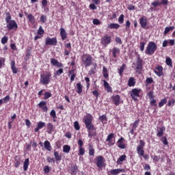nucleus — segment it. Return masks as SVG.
<instances>
[{"mask_svg":"<svg viewBox=\"0 0 175 175\" xmlns=\"http://www.w3.org/2000/svg\"><path fill=\"white\" fill-rule=\"evenodd\" d=\"M92 118L91 114L88 113L83 118V122L85 125V127L88 130V137L90 139L96 135V129L95 128V126L92 124Z\"/></svg>","mask_w":175,"mask_h":175,"instance_id":"f257e3e1","label":"nucleus"},{"mask_svg":"<svg viewBox=\"0 0 175 175\" xmlns=\"http://www.w3.org/2000/svg\"><path fill=\"white\" fill-rule=\"evenodd\" d=\"M50 81H51V72L46 71L40 74V84L48 85V84H50Z\"/></svg>","mask_w":175,"mask_h":175,"instance_id":"f03ea898","label":"nucleus"},{"mask_svg":"<svg viewBox=\"0 0 175 175\" xmlns=\"http://www.w3.org/2000/svg\"><path fill=\"white\" fill-rule=\"evenodd\" d=\"M157 49L158 46L155 42L152 41L149 42L145 50V54H146V55H152L155 53Z\"/></svg>","mask_w":175,"mask_h":175,"instance_id":"7ed1b4c3","label":"nucleus"},{"mask_svg":"<svg viewBox=\"0 0 175 175\" xmlns=\"http://www.w3.org/2000/svg\"><path fill=\"white\" fill-rule=\"evenodd\" d=\"M81 62L85 68L91 66L92 65V56L91 55L86 53L81 55Z\"/></svg>","mask_w":175,"mask_h":175,"instance_id":"20e7f679","label":"nucleus"},{"mask_svg":"<svg viewBox=\"0 0 175 175\" xmlns=\"http://www.w3.org/2000/svg\"><path fill=\"white\" fill-rule=\"evenodd\" d=\"M5 23H7V28L9 31H12V29H17L18 28V25L16 21L10 19V17L7 18Z\"/></svg>","mask_w":175,"mask_h":175,"instance_id":"39448f33","label":"nucleus"},{"mask_svg":"<svg viewBox=\"0 0 175 175\" xmlns=\"http://www.w3.org/2000/svg\"><path fill=\"white\" fill-rule=\"evenodd\" d=\"M142 70H143V59L138 56L137 57L136 67H135V72L137 75H142Z\"/></svg>","mask_w":175,"mask_h":175,"instance_id":"423d86ee","label":"nucleus"},{"mask_svg":"<svg viewBox=\"0 0 175 175\" xmlns=\"http://www.w3.org/2000/svg\"><path fill=\"white\" fill-rule=\"evenodd\" d=\"M111 43V36L105 35L101 38L100 44H102L104 49H106V47H107V45L110 44Z\"/></svg>","mask_w":175,"mask_h":175,"instance_id":"0eeeda50","label":"nucleus"},{"mask_svg":"<svg viewBox=\"0 0 175 175\" xmlns=\"http://www.w3.org/2000/svg\"><path fill=\"white\" fill-rule=\"evenodd\" d=\"M144 146H146V142L142 139L139 140V145L137 147V153L139 157L144 155Z\"/></svg>","mask_w":175,"mask_h":175,"instance_id":"6e6552de","label":"nucleus"},{"mask_svg":"<svg viewBox=\"0 0 175 175\" xmlns=\"http://www.w3.org/2000/svg\"><path fill=\"white\" fill-rule=\"evenodd\" d=\"M57 38L53 37V38H50L47 37L45 40V44L46 46H57Z\"/></svg>","mask_w":175,"mask_h":175,"instance_id":"1a4fd4ad","label":"nucleus"},{"mask_svg":"<svg viewBox=\"0 0 175 175\" xmlns=\"http://www.w3.org/2000/svg\"><path fill=\"white\" fill-rule=\"evenodd\" d=\"M131 96L133 100H137V98L140 95V89L134 88L130 92Z\"/></svg>","mask_w":175,"mask_h":175,"instance_id":"9d476101","label":"nucleus"},{"mask_svg":"<svg viewBox=\"0 0 175 175\" xmlns=\"http://www.w3.org/2000/svg\"><path fill=\"white\" fill-rule=\"evenodd\" d=\"M112 103H113L115 106L120 105V103H121V97L120 95L116 94L112 96Z\"/></svg>","mask_w":175,"mask_h":175,"instance_id":"9b49d317","label":"nucleus"},{"mask_svg":"<svg viewBox=\"0 0 175 175\" xmlns=\"http://www.w3.org/2000/svg\"><path fill=\"white\" fill-rule=\"evenodd\" d=\"M154 72L159 77L163 76V68L162 66H157L154 70Z\"/></svg>","mask_w":175,"mask_h":175,"instance_id":"f8f14e48","label":"nucleus"},{"mask_svg":"<svg viewBox=\"0 0 175 175\" xmlns=\"http://www.w3.org/2000/svg\"><path fill=\"white\" fill-rule=\"evenodd\" d=\"M97 167H103V163L105 162V158L103 156H98L96 159Z\"/></svg>","mask_w":175,"mask_h":175,"instance_id":"ddd939ff","label":"nucleus"},{"mask_svg":"<svg viewBox=\"0 0 175 175\" xmlns=\"http://www.w3.org/2000/svg\"><path fill=\"white\" fill-rule=\"evenodd\" d=\"M77 165L75 164H72L68 169V173H70V174L76 175L77 174Z\"/></svg>","mask_w":175,"mask_h":175,"instance_id":"4468645a","label":"nucleus"},{"mask_svg":"<svg viewBox=\"0 0 175 175\" xmlns=\"http://www.w3.org/2000/svg\"><path fill=\"white\" fill-rule=\"evenodd\" d=\"M110 53H112L113 58H117V57L120 55V48L113 47L112 49L110 50Z\"/></svg>","mask_w":175,"mask_h":175,"instance_id":"2eb2a0df","label":"nucleus"},{"mask_svg":"<svg viewBox=\"0 0 175 175\" xmlns=\"http://www.w3.org/2000/svg\"><path fill=\"white\" fill-rule=\"evenodd\" d=\"M113 137H114V133H110L106 139V142H108V146H113L116 143V142H113Z\"/></svg>","mask_w":175,"mask_h":175,"instance_id":"dca6fc26","label":"nucleus"},{"mask_svg":"<svg viewBox=\"0 0 175 175\" xmlns=\"http://www.w3.org/2000/svg\"><path fill=\"white\" fill-rule=\"evenodd\" d=\"M166 131L165 126L163 127H158L157 130V136L158 137H162L163 136V133Z\"/></svg>","mask_w":175,"mask_h":175,"instance_id":"f3484780","label":"nucleus"},{"mask_svg":"<svg viewBox=\"0 0 175 175\" xmlns=\"http://www.w3.org/2000/svg\"><path fill=\"white\" fill-rule=\"evenodd\" d=\"M139 24L142 28H146L147 27V17L144 16L139 19Z\"/></svg>","mask_w":175,"mask_h":175,"instance_id":"a211bd4d","label":"nucleus"},{"mask_svg":"<svg viewBox=\"0 0 175 175\" xmlns=\"http://www.w3.org/2000/svg\"><path fill=\"white\" fill-rule=\"evenodd\" d=\"M46 126L44 122H39L37 123V127L34 129V132H39L40 129H43Z\"/></svg>","mask_w":175,"mask_h":175,"instance_id":"6ab92c4d","label":"nucleus"},{"mask_svg":"<svg viewBox=\"0 0 175 175\" xmlns=\"http://www.w3.org/2000/svg\"><path fill=\"white\" fill-rule=\"evenodd\" d=\"M60 36L62 40H66L68 38V33H66V31L65 30V29H64V27L60 28Z\"/></svg>","mask_w":175,"mask_h":175,"instance_id":"aec40b11","label":"nucleus"},{"mask_svg":"<svg viewBox=\"0 0 175 175\" xmlns=\"http://www.w3.org/2000/svg\"><path fill=\"white\" fill-rule=\"evenodd\" d=\"M51 64L53 65V66H58V68H62V64L59 63L58 60L54 58L51 59Z\"/></svg>","mask_w":175,"mask_h":175,"instance_id":"412c9836","label":"nucleus"},{"mask_svg":"<svg viewBox=\"0 0 175 175\" xmlns=\"http://www.w3.org/2000/svg\"><path fill=\"white\" fill-rule=\"evenodd\" d=\"M124 172V169H115V170H111L110 171L111 174L112 175H117V174H120V173H122Z\"/></svg>","mask_w":175,"mask_h":175,"instance_id":"4be33fe9","label":"nucleus"},{"mask_svg":"<svg viewBox=\"0 0 175 175\" xmlns=\"http://www.w3.org/2000/svg\"><path fill=\"white\" fill-rule=\"evenodd\" d=\"M96 68H98V64H96V63H93L92 66L89 71V74L94 75V73H96Z\"/></svg>","mask_w":175,"mask_h":175,"instance_id":"5701e85b","label":"nucleus"},{"mask_svg":"<svg viewBox=\"0 0 175 175\" xmlns=\"http://www.w3.org/2000/svg\"><path fill=\"white\" fill-rule=\"evenodd\" d=\"M53 155H54L55 159L57 162H58L59 161H62V156L61 154H59V152L55 150Z\"/></svg>","mask_w":175,"mask_h":175,"instance_id":"b1692460","label":"nucleus"},{"mask_svg":"<svg viewBox=\"0 0 175 175\" xmlns=\"http://www.w3.org/2000/svg\"><path fill=\"white\" fill-rule=\"evenodd\" d=\"M174 28H175L174 26L166 27L163 32L164 36H166V35H167V33H169L170 31H174Z\"/></svg>","mask_w":175,"mask_h":175,"instance_id":"393cba45","label":"nucleus"},{"mask_svg":"<svg viewBox=\"0 0 175 175\" xmlns=\"http://www.w3.org/2000/svg\"><path fill=\"white\" fill-rule=\"evenodd\" d=\"M107 28L109 29H118V28H120V25L118 23H111L108 25Z\"/></svg>","mask_w":175,"mask_h":175,"instance_id":"a878e982","label":"nucleus"},{"mask_svg":"<svg viewBox=\"0 0 175 175\" xmlns=\"http://www.w3.org/2000/svg\"><path fill=\"white\" fill-rule=\"evenodd\" d=\"M103 83V85L106 91H107V92H111V91L113 90H111V87H110V85H109V83L106 81V80H104Z\"/></svg>","mask_w":175,"mask_h":175,"instance_id":"bb28decb","label":"nucleus"},{"mask_svg":"<svg viewBox=\"0 0 175 175\" xmlns=\"http://www.w3.org/2000/svg\"><path fill=\"white\" fill-rule=\"evenodd\" d=\"M11 69L14 75H17V67L16 66V62L14 61L11 62Z\"/></svg>","mask_w":175,"mask_h":175,"instance_id":"cd10ccee","label":"nucleus"},{"mask_svg":"<svg viewBox=\"0 0 175 175\" xmlns=\"http://www.w3.org/2000/svg\"><path fill=\"white\" fill-rule=\"evenodd\" d=\"M135 84H136V81H135V78L132 77H130L128 81L129 87H135Z\"/></svg>","mask_w":175,"mask_h":175,"instance_id":"c85d7f7f","label":"nucleus"},{"mask_svg":"<svg viewBox=\"0 0 175 175\" xmlns=\"http://www.w3.org/2000/svg\"><path fill=\"white\" fill-rule=\"evenodd\" d=\"M28 166H29V158L26 159L23 163L24 172H27V170H28Z\"/></svg>","mask_w":175,"mask_h":175,"instance_id":"c756f323","label":"nucleus"},{"mask_svg":"<svg viewBox=\"0 0 175 175\" xmlns=\"http://www.w3.org/2000/svg\"><path fill=\"white\" fill-rule=\"evenodd\" d=\"M44 146L47 151H51V144H50V142L48 140L44 142Z\"/></svg>","mask_w":175,"mask_h":175,"instance_id":"7c9ffc66","label":"nucleus"},{"mask_svg":"<svg viewBox=\"0 0 175 175\" xmlns=\"http://www.w3.org/2000/svg\"><path fill=\"white\" fill-rule=\"evenodd\" d=\"M126 159V155L123 154L118 159L117 163H118L119 165H121L122 162H124V161H125Z\"/></svg>","mask_w":175,"mask_h":175,"instance_id":"2f4dec72","label":"nucleus"},{"mask_svg":"<svg viewBox=\"0 0 175 175\" xmlns=\"http://www.w3.org/2000/svg\"><path fill=\"white\" fill-rule=\"evenodd\" d=\"M98 120L102 122V124H106L107 122V118L106 117V115L99 116Z\"/></svg>","mask_w":175,"mask_h":175,"instance_id":"473e14b6","label":"nucleus"},{"mask_svg":"<svg viewBox=\"0 0 175 175\" xmlns=\"http://www.w3.org/2000/svg\"><path fill=\"white\" fill-rule=\"evenodd\" d=\"M70 152V147L68 145H64L63 146V152H65L66 154H69Z\"/></svg>","mask_w":175,"mask_h":175,"instance_id":"72a5a7b5","label":"nucleus"},{"mask_svg":"<svg viewBox=\"0 0 175 175\" xmlns=\"http://www.w3.org/2000/svg\"><path fill=\"white\" fill-rule=\"evenodd\" d=\"M77 94H81V92H83V85L80 83H77Z\"/></svg>","mask_w":175,"mask_h":175,"instance_id":"f704fd0d","label":"nucleus"},{"mask_svg":"<svg viewBox=\"0 0 175 175\" xmlns=\"http://www.w3.org/2000/svg\"><path fill=\"white\" fill-rule=\"evenodd\" d=\"M126 66L125 64H122V66L118 70V73L121 77H122V73L124 72V70H125Z\"/></svg>","mask_w":175,"mask_h":175,"instance_id":"c9c22d12","label":"nucleus"},{"mask_svg":"<svg viewBox=\"0 0 175 175\" xmlns=\"http://www.w3.org/2000/svg\"><path fill=\"white\" fill-rule=\"evenodd\" d=\"M27 18H28L29 21H30V23H31V24H33L35 23V16H33L31 14H29L27 16Z\"/></svg>","mask_w":175,"mask_h":175,"instance_id":"e433bc0d","label":"nucleus"},{"mask_svg":"<svg viewBox=\"0 0 175 175\" xmlns=\"http://www.w3.org/2000/svg\"><path fill=\"white\" fill-rule=\"evenodd\" d=\"M167 102V99L166 98H164L159 103V106L160 107H162L164 105H166V103Z\"/></svg>","mask_w":175,"mask_h":175,"instance_id":"4c0bfd02","label":"nucleus"},{"mask_svg":"<svg viewBox=\"0 0 175 175\" xmlns=\"http://www.w3.org/2000/svg\"><path fill=\"white\" fill-rule=\"evenodd\" d=\"M165 64L168 66H172L173 64L172 63V59L169 57H166L165 59Z\"/></svg>","mask_w":175,"mask_h":175,"instance_id":"58836bf2","label":"nucleus"},{"mask_svg":"<svg viewBox=\"0 0 175 175\" xmlns=\"http://www.w3.org/2000/svg\"><path fill=\"white\" fill-rule=\"evenodd\" d=\"M47 130L49 131V132H53V131H54V125H53L52 123H48Z\"/></svg>","mask_w":175,"mask_h":175,"instance_id":"ea45409f","label":"nucleus"},{"mask_svg":"<svg viewBox=\"0 0 175 175\" xmlns=\"http://www.w3.org/2000/svg\"><path fill=\"white\" fill-rule=\"evenodd\" d=\"M151 158L154 162H159V159H161V156L151 155Z\"/></svg>","mask_w":175,"mask_h":175,"instance_id":"a19ab883","label":"nucleus"},{"mask_svg":"<svg viewBox=\"0 0 175 175\" xmlns=\"http://www.w3.org/2000/svg\"><path fill=\"white\" fill-rule=\"evenodd\" d=\"M62 73H64V69L62 68H59V70H57L55 73V76H61V75H62Z\"/></svg>","mask_w":175,"mask_h":175,"instance_id":"79ce46f5","label":"nucleus"},{"mask_svg":"<svg viewBox=\"0 0 175 175\" xmlns=\"http://www.w3.org/2000/svg\"><path fill=\"white\" fill-rule=\"evenodd\" d=\"M125 16L124 14H121L118 18L119 24H124V18Z\"/></svg>","mask_w":175,"mask_h":175,"instance_id":"37998d69","label":"nucleus"},{"mask_svg":"<svg viewBox=\"0 0 175 175\" xmlns=\"http://www.w3.org/2000/svg\"><path fill=\"white\" fill-rule=\"evenodd\" d=\"M161 5V2L159 0L154 1L152 3V6H154V8H157V6Z\"/></svg>","mask_w":175,"mask_h":175,"instance_id":"c03bdc74","label":"nucleus"},{"mask_svg":"<svg viewBox=\"0 0 175 175\" xmlns=\"http://www.w3.org/2000/svg\"><path fill=\"white\" fill-rule=\"evenodd\" d=\"M74 128L76 131H80V124H79V122L75 121L74 122Z\"/></svg>","mask_w":175,"mask_h":175,"instance_id":"a18cd8bd","label":"nucleus"},{"mask_svg":"<svg viewBox=\"0 0 175 175\" xmlns=\"http://www.w3.org/2000/svg\"><path fill=\"white\" fill-rule=\"evenodd\" d=\"M37 33L38 35H43L44 33V30L43 29V27L42 26H40Z\"/></svg>","mask_w":175,"mask_h":175,"instance_id":"49530a36","label":"nucleus"},{"mask_svg":"<svg viewBox=\"0 0 175 175\" xmlns=\"http://www.w3.org/2000/svg\"><path fill=\"white\" fill-rule=\"evenodd\" d=\"M94 154H95V150L94 149V148H92V146H90L89 154L94 157Z\"/></svg>","mask_w":175,"mask_h":175,"instance_id":"de8ad7c7","label":"nucleus"},{"mask_svg":"<svg viewBox=\"0 0 175 175\" xmlns=\"http://www.w3.org/2000/svg\"><path fill=\"white\" fill-rule=\"evenodd\" d=\"M140 122L139 120H135L133 123V128L134 129H136V128H137V126H139V123Z\"/></svg>","mask_w":175,"mask_h":175,"instance_id":"09e8293b","label":"nucleus"},{"mask_svg":"<svg viewBox=\"0 0 175 175\" xmlns=\"http://www.w3.org/2000/svg\"><path fill=\"white\" fill-rule=\"evenodd\" d=\"M51 92H46L44 94V99H49V98H51Z\"/></svg>","mask_w":175,"mask_h":175,"instance_id":"8fccbe9b","label":"nucleus"},{"mask_svg":"<svg viewBox=\"0 0 175 175\" xmlns=\"http://www.w3.org/2000/svg\"><path fill=\"white\" fill-rule=\"evenodd\" d=\"M146 46V42H140V46H139V49L141 51H144V47Z\"/></svg>","mask_w":175,"mask_h":175,"instance_id":"3c124183","label":"nucleus"},{"mask_svg":"<svg viewBox=\"0 0 175 175\" xmlns=\"http://www.w3.org/2000/svg\"><path fill=\"white\" fill-rule=\"evenodd\" d=\"M40 21L43 23H46L47 21V16L45 15H41Z\"/></svg>","mask_w":175,"mask_h":175,"instance_id":"603ef678","label":"nucleus"},{"mask_svg":"<svg viewBox=\"0 0 175 175\" xmlns=\"http://www.w3.org/2000/svg\"><path fill=\"white\" fill-rule=\"evenodd\" d=\"M85 150L83 148H79V155H84Z\"/></svg>","mask_w":175,"mask_h":175,"instance_id":"864d4df0","label":"nucleus"},{"mask_svg":"<svg viewBox=\"0 0 175 175\" xmlns=\"http://www.w3.org/2000/svg\"><path fill=\"white\" fill-rule=\"evenodd\" d=\"M51 117L55 118L57 117V113H55V110L53 109L50 112Z\"/></svg>","mask_w":175,"mask_h":175,"instance_id":"5fc2aeb1","label":"nucleus"},{"mask_svg":"<svg viewBox=\"0 0 175 175\" xmlns=\"http://www.w3.org/2000/svg\"><path fill=\"white\" fill-rule=\"evenodd\" d=\"M148 96L149 99H154V92L150 91L148 93Z\"/></svg>","mask_w":175,"mask_h":175,"instance_id":"6e6d98bb","label":"nucleus"},{"mask_svg":"<svg viewBox=\"0 0 175 175\" xmlns=\"http://www.w3.org/2000/svg\"><path fill=\"white\" fill-rule=\"evenodd\" d=\"M161 142L165 146H167L168 142H167V139L166 138V137H163L161 139Z\"/></svg>","mask_w":175,"mask_h":175,"instance_id":"4d7b16f0","label":"nucleus"},{"mask_svg":"<svg viewBox=\"0 0 175 175\" xmlns=\"http://www.w3.org/2000/svg\"><path fill=\"white\" fill-rule=\"evenodd\" d=\"M1 43L2 44H6L8 43V37L4 36L1 38Z\"/></svg>","mask_w":175,"mask_h":175,"instance_id":"13d9d810","label":"nucleus"},{"mask_svg":"<svg viewBox=\"0 0 175 175\" xmlns=\"http://www.w3.org/2000/svg\"><path fill=\"white\" fill-rule=\"evenodd\" d=\"M46 101H41L38 104V106H39V107H40V109H42V107H44V106H46Z\"/></svg>","mask_w":175,"mask_h":175,"instance_id":"bf43d9fd","label":"nucleus"},{"mask_svg":"<svg viewBox=\"0 0 175 175\" xmlns=\"http://www.w3.org/2000/svg\"><path fill=\"white\" fill-rule=\"evenodd\" d=\"M154 82V79H152V78L151 77H148L146 79V83L147 84H152V83Z\"/></svg>","mask_w":175,"mask_h":175,"instance_id":"052dcab7","label":"nucleus"},{"mask_svg":"<svg viewBox=\"0 0 175 175\" xmlns=\"http://www.w3.org/2000/svg\"><path fill=\"white\" fill-rule=\"evenodd\" d=\"M93 24L94 25H100V21H99L98 19L95 18V19L93 20Z\"/></svg>","mask_w":175,"mask_h":175,"instance_id":"680f3d73","label":"nucleus"},{"mask_svg":"<svg viewBox=\"0 0 175 175\" xmlns=\"http://www.w3.org/2000/svg\"><path fill=\"white\" fill-rule=\"evenodd\" d=\"M9 100H10V96H6L4 98H3V103H8V102H9Z\"/></svg>","mask_w":175,"mask_h":175,"instance_id":"e2e57ef3","label":"nucleus"},{"mask_svg":"<svg viewBox=\"0 0 175 175\" xmlns=\"http://www.w3.org/2000/svg\"><path fill=\"white\" fill-rule=\"evenodd\" d=\"M151 106H157V100L152 98L150 100Z\"/></svg>","mask_w":175,"mask_h":175,"instance_id":"0e129e2a","label":"nucleus"},{"mask_svg":"<svg viewBox=\"0 0 175 175\" xmlns=\"http://www.w3.org/2000/svg\"><path fill=\"white\" fill-rule=\"evenodd\" d=\"M118 147L119 148H121L122 150H124V148H126V146L125 144H124L123 143H122V144H119L118 145Z\"/></svg>","mask_w":175,"mask_h":175,"instance_id":"69168bd1","label":"nucleus"},{"mask_svg":"<svg viewBox=\"0 0 175 175\" xmlns=\"http://www.w3.org/2000/svg\"><path fill=\"white\" fill-rule=\"evenodd\" d=\"M129 28H131V21H127L126 22V29H129Z\"/></svg>","mask_w":175,"mask_h":175,"instance_id":"338daca9","label":"nucleus"},{"mask_svg":"<svg viewBox=\"0 0 175 175\" xmlns=\"http://www.w3.org/2000/svg\"><path fill=\"white\" fill-rule=\"evenodd\" d=\"M174 99H171L168 101V106H173L174 105Z\"/></svg>","mask_w":175,"mask_h":175,"instance_id":"774afa93","label":"nucleus"}]
</instances>
